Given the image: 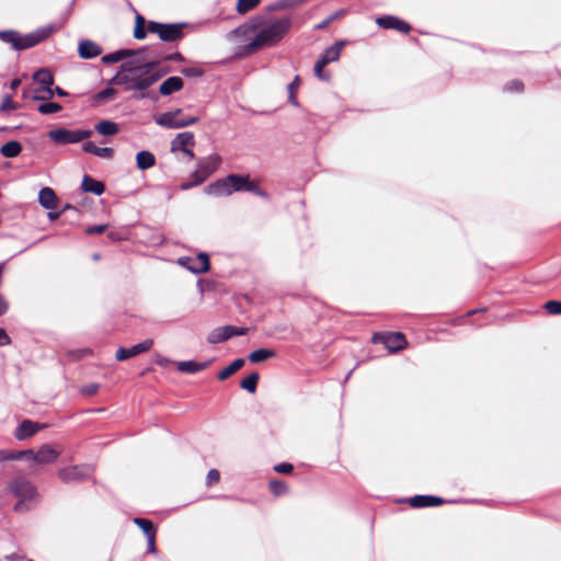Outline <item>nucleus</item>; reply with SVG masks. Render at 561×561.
<instances>
[{"label":"nucleus","mask_w":561,"mask_h":561,"mask_svg":"<svg viewBox=\"0 0 561 561\" xmlns=\"http://www.w3.org/2000/svg\"><path fill=\"white\" fill-rule=\"evenodd\" d=\"M294 25L291 15L267 19L254 15L245 23L228 33L227 38L247 42L240 47V54L250 56L263 48L274 47L290 32Z\"/></svg>","instance_id":"f257e3e1"},{"label":"nucleus","mask_w":561,"mask_h":561,"mask_svg":"<svg viewBox=\"0 0 561 561\" xmlns=\"http://www.w3.org/2000/svg\"><path fill=\"white\" fill-rule=\"evenodd\" d=\"M159 61L137 62L124 61L116 75L111 79L115 85H124L126 91H139V98H149L147 90L170 71L169 67L158 69Z\"/></svg>","instance_id":"f03ea898"},{"label":"nucleus","mask_w":561,"mask_h":561,"mask_svg":"<svg viewBox=\"0 0 561 561\" xmlns=\"http://www.w3.org/2000/svg\"><path fill=\"white\" fill-rule=\"evenodd\" d=\"M53 32V26H42L32 33L22 35L18 31H0V41L9 44L14 50L32 48L45 41Z\"/></svg>","instance_id":"7ed1b4c3"},{"label":"nucleus","mask_w":561,"mask_h":561,"mask_svg":"<svg viewBox=\"0 0 561 561\" xmlns=\"http://www.w3.org/2000/svg\"><path fill=\"white\" fill-rule=\"evenodd\" d=\"M8 490L12 495L19 499V502L14 505L15 512L28 510L26 503L38 496L36 486L23 476L12 479L8 484Z\"/></svg>","instance_id":"20e7f679"},{"label":"nucleus","mask_w":561,"mask_h":561,"mask_svg":"<svg viewBox=\"0 0 561 561\" xmlns=\"http://www.w3.org/2000/svg\"><path fill=\"white\" fill-rule=\"evenodd\" d=\"M221 164V158L217 153H213L206 158L198 160L196 169L191 174V182L182 183L181 190L186 191L206 181Z\"/></svg>","instance_id":"39448f33"},{"label":"nucleus","mask_w":561,"mask_h":561,"mask_svg":"<svg viewBox=\"0 0 561 561\" xmlns=\"http://www.w3.org/2000/svg\"><path fill=\"white\" fill-rule=\"evenodd\" d=\"M185 23L164 24L154 21L148 22V32L157 34L162 42L172 43L184 36Z\"/></svg>","instance_id":"423d86ee"},{"label":"nucleus","mask_w":561,"mask_h":561,"mask_svg":"<svg viewBox=\"0 0 561 561\" xmlns=\"http://www.w3.org/2000/svg\"><path fill=\"white\" fill-rule=\"evenodd\" d=\"M197 121V116H185L183 115V111L180 108L162 113L161 115L154 118V122L159 126L172 129L183 128L193 125Z\"/></svg>","instance_id":"0eeeda50"},{"label":"nucleus","mask_w":561,"mask_h":561,"mask_svg":"<svg viewBox=\"0 0 561 561\" xmlns=\"http://www.w3.org/2000/svg\"><path fill=\"white\" fill-rule=\"evenodd\" d=\"M93 131L90 129H67L56 128L48 131V137L51 141L58 145L78 144L92 136Z\"/></svg>","instance_id":"6e6552de"},{"label":"nucleus","mask_w":561,"mask_h":561,"mask_svg":"<svg viewBox=\"0 0 561 561\" xmlns=\"http://www.w3.org/2000/svg\"><path fill=\"white\" fill-rule=\"evenodd\" d=\"M34 81L39 84V88L35 90L33 95L34 100L46 101L53 98L54 91L51 85L54 84V78L47 69H39L33 75Z\"/></svg>","instance_id":"1a4fd4ad"},{"label":"nucleus","mask_w":561,"mask_h":561,"mask_svg":"<svg viewBox=\"0 0 561 561\" xmlns=\"http://www.w3.org/2000/svg\"><path fill=\"white\" fill-rule=\"evenodd\" d=\"M93 467L89 465L70 466L58 471L59 479L65 483L79 482L91 477Z\"/></svg>","instance_id":"9d476101"},{"label":"nucleus","mask_w":561,"mask_h":561,"mask_svg":"<svg viewBox=\"0 0 561 561\" xmlns=\"http://www.w3.org/2000/svg\"><path fill=\"white\" fill-rule=\"evenodd\" d=\"M179 264L194 274L206 273L209 270V256L201 252L196 257L183 256L179 259Z\"/></svg>","instance_id":"9b49d317"},{"label":"nucleus","mask_w":561,"mask_h":561,"mask_svg":"<svg viewBox=\"0 0 561 561\" xmlns=\"http://www.w3.org/2000/svg\"><path fill=\"white\" fill-rule=\"evenodd\" d=\"M374 341H380L391 353L403 350L407 345L405 336L401 332L376 334Z\"/></svg>","instance_id":"f8f14e48"},{"label":"nucleus","mask_w":561,"mask_h":561,"mask_svg":"<svg viewBox=\"0 0 561 561\" xmlns=\"http://www.w3.org/2000/svg\"><path fill=\"white\" fill-rule=\"evenodd\" d=\"M153 345V341L151 339H147L131 347H119L115 353V358L119 362L126 360L130 357L137 356L141 353L149 351Z\"/></svg>","instance_id":"ddd939ff"},{"label":"nucleus","mask_w":561,"mask_h":561,"mask_svg":"<svg viewBox=\"0 0 561 561\" xmlns=\"http://www.w3.org/2000/svg\"><path fill=\"white\" fill-rule=\"evenodd\" d=\"M376 23L379 27L385 30H396L401 33H409L411 26L403 20L393 15H383L376 19Z\"/></svg>","instance_id":"4468645a"},{"label":"nucleus","mask_w":561,"mask_h":561,"mask_svg":"<svg viewBox=\"0 0 561 561\" xmlns=\"http://www.w3.org/2000/svg\"><path fill=\"white\" fill-rule=\"evenodd\" d=\"M205 194L215 197L229 196L231 195L230 183L228 181V175L226 178L219 179L204 188Z\"/></svg>","instance_id":"2eb2a0df"},{"label":"nucleus","mask_w":561,"mask_h":561,"mask_svg":"<svg viewBox=\"0 0 561 561\" xmlns=\"http://www.w3.org/2000/svg\"><path fill=\"white\" fill-rule=\"evenodd\" d=\"M409 503L412 507H433L445 503V500L434 495H415L409 499Z\"/></svg>","instance_id":"dca6fc26"},{"label":"nucleus","mask_w":561,"mask_h":561,"mask_svg":"<svg viewBox=\"0 0 561 561\" xmlns=\"http://www.w3.org/2000/svg\"><path fill=\"white\" fill-rule=\"evenodd\" d=\"M41 426L38 423L33 422L31 420H24L14 431V437L18 440H24L33 435H35Z\"/></svg>","instance_id":"f3484780"},{"label":"nucleus","mask_w":561,"mask_h":561,"mask_svg":"<svg viewBox=\"0 0 561 561\" xmlns=\"http://www.w3.org/2000/svg\"><path fill=\"white\" fill-rule=\"evenodd\" d=\"M78 53L83 59H92L102 54V48L96 43L84 39L80 42Z\"/></svg>","instance_id":"a211bd4d"},{"label":"nucleus","mask_w":561,"mask_h":561,"mask_svg":"<svg viewBox=\"0 0 561 561\" xmlns=\"http://www.w3.org/2000/svg\"><path fill=\"white\" fill-rule=\"evenodd\" d=\"M195 145L194 134L191 131H183L175 136L171 142V151H183L187 147Z\"/></svg>","instance_id":"6ab92c4d"},{"label":"nucleus","mask_w":561,"mask_h":561,"mask_svg":"<svg viewBox=\"0 0 561 561\" xmlns=\"http://www.w3.org/2000/svg\"><path fill=\"white\" fill-rule=\"evenodd\" d=\"M211 360L206 362H195V360H182L176 364V368L179 371L184 374H196L202 370H205Z\"/></svg>","instance_id":"aec40b11"},{"label":"nucleus","mask_w":561,"mask_h":561,"mask_svg":"<svg viewBox=\"0 0 561 561\" xmlns=\"http://www.w3.org/2000/svg\"><path fill=\"white\" fill-rule=\"evenodd\" d=\"M39 205L48 210H53L57 207V196L53 188L43 187L38 193Z\"/></svg>","instance_id":"412c9836"},{"label":"nucleus","mask_w":561,"mask_h":561,"mask_svg":"<svg viewBox=\"0 0 561 561\" xmlns=\"http://www.w3.org/2000/svg\"><path fill=\"white\" fill-rule=\"evenodd\" d=\"M183 79L180 77H169L159 87L161 95H171L174 92L180 91L183 88Z\"/></svg>","instance_id":"4be33fe9"},{"label":"nucleus","mask_w":561,"mask_h":561,"mask_svg":"<svg viewBox=\"0 0 561 561\" xmlns=\"http://www.w3.org/2000/svg\"><path fill=\"white\" fill-rule=\"evenodd\" d=\"M59 455L60 453L50 445H42L37 450V463H53L58 459Z\"/></svg>","instance_id":"5701e85b"},{"label":"nucleus","mask_w":561,"mask_h":561,"mask_svg":"<svg viewBox=\"0 0 561 561\" xmlns=\"http://www.w3.org/2000/svg\"><path fill=\"white\" fill-rule=\"evenodd\" d=\"M81 188L84 192L93 193L96 196L102 195L105 191V186L101 181L94 180L88 174L82 179Z\"/></svg>","instance_id":"b1692460"},{"label":"nucleus","mask_w":561,"mask_h":561,"mask_svg":"<svg viewBox=\"0 0 561 561\" xmlns=\"http://www.w3.org/2000/svg\"><path fill=\"white\" fill-rule=\"evenodd\" d=\"M228 181L230 183L231 194L233 192H247L251 182L249 175L241 174H229Z\"/></svg>","instance_id":"393cba45"},{"label":"nucleus","mask_w":561,"mask_h":561,"mask_svg":"<svg viewBox=\"0 0 561 561\" xmlns=\"http://www.w3.org/2000/svg\"><path fill=\"white\" fill-rule=\"evenodd\" d=\"M82 150L88 153H92L100 158L110 159L114 154V150L110 147H98L92 141H87L82 146Z\"/></svg>","instance_id":"a878e982"},{"label":"nucleus","mask_w":561,"mask_h":561,"mask_svg":"<svg viewBox=\"0 0 561 561\" xmlns=\"http://www.w3.org/2000/svg\"><path fill=\"white\" fill-rule=\"evenodd\" d=\"M345 45L344 41H339L332 46L328 47L320 56L325 64H330L332 61H336L340 58L343 46Z\"/></svg>","instance_id":"bb28decb"},{"label":"nucleus","mask_w":561,"mask_h":561,"mask_svg":"<svg viewBox=\"0 0 561 561\" xmlns=\"http://www.w3.org/2000/svg\"><path fill=\"white\" fill-rule=\"evenodd\" d=\"M136 164L139 170H148L156 164V157L150 151L141 150L136 156Z\"/></svg>","instance_id":"cd10ccee"},{"label":"nucleus","mask_w":561,"mask_h":561,"mask_svg":"<svg viewBox=\"0 0 561 561\" xmlns=\"http://www.w3.org/2000/svg\"><path fill=\"white\" fill-rule=\"evenodd\" d=\"M137 53L131 49H119L114 53L106 54L102 57V61L104 64H114L118 62L121 60H124L125 58L133 57Z\"/></svg>","instance_id":"c85d7f7f"},{"label":"nucleus","mask_w":561,"mask_h":561,"mask_svg":"<svg viewBox=\"0 0 561 561\" xmlns=\"http://www.w3.org/2000/svg\"><path fill=\"white\" fill-rule=\"evenodd\" d=\"M276 356V352L271 348H259L249 354V360L253 364L265 362Z\"/></svg>","instance_id":"c756f323"},{"label":"nucleus","mask_w":561,"mask_h":561,"mask_svg":"<svg viewBox=\"0 0 561 561\" xmlns=\"http://www.w3.org/2000/svg\"><path fill=\"white\" fill-rule=\"evenodd\" d=\"M94 128L103 136H114L119 131L118 125L112 121H101L94 126Z\"/></svg>","instance_id":"7c9ffc66"},{"label":"nucleus","mask_w":561,"mask_h":561,"mask_svg":"<svg viewBox=\"0 0 561 561\" xmlns=\"http://www.w3.org/2000/svg\"><path fill=\"white\" fill-rule=\"evenodd\" d=\"M22 151V145L16 140H10L0 148V153L5 158H15Z\"/></svg>","instance_id":"2f4dec72"},{"label":"nucleus","mask_w":561,"mask_h":561,"mask_svg":"<svg viewBox=\"0 0 561 561\" xmlns=\"http://www.w3.org/2000/svg\"><path fill=\"white\" fill-rule=\"evenodd\" d=\"M244 365V359L243 358H237L234 359L230 365H228L227 367H225L222 370H220L218 373V376L217 378L219 380H226L227 378H229L231 375H233L234 373H237L239 369H241Z\"/></svg>","instance_id":"473e14b6"},{"label":"nucleus","mask_w":561,"mask_h":561,"mask_svg":"<svg viewBox=\"0 0 561 561\" xmlns=\"http://www.w3.org/2000/svg\"><path fill=\"white\" fill-rule=\"evenodd\" d=\"M259 378L260 376L257 373H252L247 378L241 380L240 387L250 393H254L256 391Z\"/></svg>","instance_id":"72a5a7b5"},{"label":"nucleus","mask_w":561,"mask_h":561,"mask_svg":"<svg viewBox=\"0 0 561 561\" xmlns=\"http://www.w3.org/2000/svg\"><path fill=\"white\" fill-rule=\"evenodd\" d=\"M261 0H238L236 10L239 14H245L260 4Z\"/></svg>","instance_id":"f704fd0d"},{"label":"nucleus","mask_w":561,"mask_h":561,"mask_svg":"<svg viewBox=\"0 0 561 561\" xmlns=\"http://www.w3.org/2000/svg\"><path fill=\"white\" fill-rule=\"evenodd\" d=\"M134 522L144 531L146 537L156 535L154 526L151 520L147 518H135Z\"/></svg>","instance_id":"c9c22d12"},{"label":"nucleus","mask_w":561,"mask_h":561,"mask_svg":"<svg viewBox=\"0 0 561 561\" xmlns=\"http://www.w3.org/2000/svg\"><path fill=\"white\" fill-rule=\"evenodd\" d=\"M327 66L325 61L322 60L320 57L314 64V76L322 80V81H329L330 80V73L324 71V67Z\"/></svg>","instance_id":"e433bc0d"},{"label":"nucleus","mask_w":561,"mask_h":561,"mask_svg":"<svg viewBox=\"0 0 561 561\" xmlns=\"http://www.w3.org/2000/svg\"><path fill=\"white\" fill-rule=\"evenodd\" d=\"M61 105L58 104V103H55V102H46V103H42L38 107H37V111L41 113V114H44V115H48V114H54V113H57L59 111H61Z\"/></svg>","instance_id":"4c0bfd02"},{"label":"nucleus","mask_w":561,"mask_h":561,"mask_svg":"<svg viewBox=\"0 0 561 561\" xmlns=\"http://www.w3.org/2000/svg\"><path fill=\"white\" fill-rule=\"evenodd\" d=\"M270 490L275 496L285 494L288 490L287 484L280 480H272L270 482Z\"/></svg>","instance_id":"58836bf2"},{"label":"nucleus","mask_w":561,"mask_h":561,"mask_svg":"<svg viewBox=\"0 0 561 561\" xmlns=\"http://www.w3.org/2000/svg\"><path fill=\"white\" fill-rule=\"evenodd\" d=\"M145 19L141 15L136 16V26L134 30V37L137 39H144L147 36V32L144 27Z\"/></svg>","instance_id":"ea45409f"},{"label":"nucleus","mask_w":561,"mask_h":561,"mask_svg":"<svg viewBox=\"0 0 561 561\" xmlns=\"http://www.w3.org/2000/svg\"><path fill=\"white\" fill-rule=\"evenodd\" d=\"M16 460H26L37 462V451L33 449L15 450Z\"/></svg>","instance_id":"a19ab883"},{"label":"nucleus","mask_w":561,"mask_h":561,"mask_svg":"<svg viewBox=\"0 0 561 561\" xmlns=\"http://www.w3.org/2000/svg\"><path fill=\"white\" fill-rule=\"evenodd\" d=\"M207 341L210 344H218L226 341L225 334L222 333V328L214 329L207 336Z\"/></svg>","instance_id":"79ce46f5"},{"label":"nucleus","mask_w":561,"mask_h":561,"mask_svg":"<svg viewBox=\"0 0 561 561\" xmlns=\"http://www.w3.org/2000/svg\"><path fill=\"white\" fill-rule=\"evenodd\" d=\"M344 14V10H339L334 13H332L330 16H328L325 20H323L322 22H320L319 24H317L314 26V30H324L327 28L332 22H334L335 20H337L339 18H341L342 15Z\"/></svg>","instance_id":"37998d69"},{"label":"nucleus","mask_w":561,"mask_h":561,"mask_svg":"<svg viewBox=\"0 0 561 561\" xmlns=\"http://www.w3.org/2000/svg\"><path fill=\"white\" fill-rule=\"evenodd\" d=\"M222 328V333L225 334L226 341L232 336H239L244 334V329H240L233 325H225Z\"/></svg>","instance_id":"c03bdc74"},{"label":"nucleus","mask_w":561,"mask_h":561,"mask_svg":"<svg viewBox=\"0 0 561 561\" xmlns=\"http://www.w3.org/2000/svg\"><path fill=\"white\" fill-rule=\"evenodd\" d=\"M298 84H299V77H298V76H296V78L294 79V81H293V82H290V83L288 84V87H287V89H288V100H289V102H290L293 105H295V106H297V105H298L297 99H296V96H295V90L297 89Z\"/></svg>","instance_id":"a18cd8bd"},{"label":"nucleus","mask_w":561,"mask_h":561,"mask_svg":"<svg viewBox=\"0 0 561 561\" xmlns=\"http://www.w3.org/2000/svg\"><path fill=\"white\" fill-rule=\"evenodd\" d=\"M545 309L550 314H561V301L549 300L545 304Z\"/></svg>","instance_id":"49530a36"},{"label":"nucleus","mask_w":561,"mask_h":561,"mask_svg":"<svg viewBox=\"0 0 561 561\" xmlns=\"http://www.w3.org/2000/svg\"><path fill=\"white\" fill-rule=\"evenodd\" d=\"M523 88H524V84L520 80H512L510 81L508 83H506L504 85V91H507V92H520L523 91Z\"/></svg>","instance_id":"de8ad7c7"},{"label":"nucleus","mask_w":561,"mask_h":561,"mask_svg":"<svg viewBox=\"0 0 561 561\" xmlns=\"http://www.w3.org/2000/svg\"><path fill=\"white\" fill-rule=\"evenodd\" d=\"M116 94V90L113 88H106L96 93L95 99L98 101H106L112 99Z\"/></svg>","instance_id":"09e8293b"},{"label":"nucleus","mask_w":561,"mask_h":561,"mask_svg":"<svg viewBox=\"0 0 561 561\" xmlns=\"http://www.w3.org/2000/svg\"><path fill=\"white\" fill-rule=\"evenodd\" d=\"M247 192L253 193L262 198H268L266 191L262 190L255 182H250Z\"/></svg>","instance_id":"8fccbe9b"},{"label":"nucleus","mask_w":561,"mask_h":561,"mask_svg":"<svg viewBox=\"0 0 561 561\" xmlns=\"http://www.w3.org/2000/svg\"><path fill=\"white\" fill-rule=\"evenodd\" d=\"M280 1H282L284 10H288V9L298 8L302 4H305L306 2H308L309 0H280Z\"/></svg>","instance_id":"3c124183"},{"label":"nucleus","mask_w":561,"mask_h":561,"mask_svg":"<svg viewBox=\"0 0 561 561\" xmlns=\"http://www.w3.org/2000/svg\"><path fill=\"white\" fill-rule=\"evenodd\" d=\"M16 460L15 450L1 449L0 450V463L4 461Z\"/></svg>","instance_id":"603ef678"},{"label":"nucleus","mask_w":561,"mask_h":561,"mask_svg":"<svg viewBox=\"0 0 561 561\" xmlns=\"http://www.w3.org/2000/svg\"><path fill=\"white\" fill-rule=\"evenodd\" d=\"M15 108L16 104L13 102L12 98L10 95H5L1 104V111L8 112Z\"/></svg>","instance_id":"864d4df0"},{"label":"nucleus","mask_w":561,"mask_h":561,"mask_svg":"<svg viewBox=\"0 0 561 561\" xmlns=\"http://www.w3.org/2000/svg\"><path fill=\"white\" fill-rule=\"evenodd\" d=\"M182 73L186 77H201L204 73V71L201 68L188 67L182 69Z\"/></svg>","instance_id":"5fc2aeb1"},{"label":"nucleus","mask_w":561,"mask_h":561,"mask_svg":"<svg viewBox=\"0 0 561 561\" xmlns=\"http://www.w3.org/2000/svg\"><path fill=\"white\" fill-rule=\"evenodd\" d=\"M274 470L278 473H290L294 470V467L291 463L288 462H282L274 467Z\"/></svg>","instance_id":"6e6d98bb"},{"label":"nucleus","mask_w":561,"mask_h":561,"mask_svg":"<svg viewBox=\"0 0 561 561\" xmlns=\"http://www.w3.org/2000/svg\"><path fill=\"white\" fill-rule=\"evenodd\" d=\"M107 226L106 225H94V226H90L85 229V232L88 234H100V233H103L105 230H106Z\"/></svg>","instance_id":"4d7b16f0"},{"label":"nucleus","mask_w":561,"mask_h":561,"mask_svg":"<svg viewBox=\"0 0 561 561\" xmlns=\"http://www.w3.org/2000/svg\"><path fill=\"white\" fill-rule=\"evenodd\" d=\"M99 385L98 383H89L82 387L81 392L87 396H93L98 392Z\"/></svg>","instance_id":"13d9d810"},{"label":"nucleus","mask_w":561,"mask_h":561,"mask_svg":"<svg viewBox=\"0 0 561 561\" xmlns=\"http://www.w3.org/2000/svg\"><path fill=\"white\" fill-rule=\"evenodd\" d=\"M220 479V473L217 469H210L207 473V484H213L218 482Z\"/></svg>","instance_id":"bf43d9fd"},{"label":"nucleus","mask_w":561,"mask_h":561,"mask_svg":"<svg viewBox=\"0 0 561 561\" xmlns=\"http://www.w3.org/2000/svg\"><path fill=\"white\" fill-rule=\"evenodd\" d=\"M11 343V339L4 329L0 328V346H5Z\"/></svg>","instance_id":"052dcab7"},{"label":"nucleus","mask_w":561,"mask_h":561,"mask_svg":"<svg viewBox=\"0 0 561 561\" xmlns=\"http://www.w3.org/2000/svg\"><path fill=\"white\" fill-rule=\"evenodd\" d=\"M9 310V304L3 295L0 294V317L5 314Z\"/></svg>","instance_id":"680f3d73"},{"label":"nucleus","mask_w":561,"mask_h":561,"mask_svg":"<svg viewBox=\"0 0 561 561\" xmlns=\"http://www.w3.org/2000/svg\"><path fill=\"white\" fill-rule=\"evenodd\" d=\"M163 59L170 60V61H183L184 57L180 53H173V54L167 55L165 57H163Z\"/></svg>","instance_id":"e2e57ef3"},{"label":"nucleus","mask_w":561,"mask_h":561,"mask_svg":"<svg viewBox=\"0 0 561 561\" xmlns=\"http://www.w3.org/2000/svg\"><path fill=\"white\" fill-rule=\"evenodd\" d=\"M282 10H284V8H283L280 0H275L273 3H271L267 7V11H282Z\"/></svg>","instance_id":"0e129e2a"},{"label":"nucleus","mask_w":561,"mask_h":561,"mask_svg":"<svg viewBox=\"0 0 561 561\" xmlns=\"http://www.w3.org/2000/svg\"><path fill=\"white\" fill-rule=\"evenodd\" d=\"M154 540H156V535H150L147 537V541H148V552H154L156 551V543H154Z\"/></svg>","instance_id":"69168bd1"},{"label":"nucleus","mask_w":561,"mask_h":561,"mask_svg":"<svg viewBox=\"0 0 561 561\" xmlns=\"http://www.w3.org/2000/svg\"><path fill=\"white\" fill-rule=\"evenodd\" d=\"M54 93H56L58 96H66L67 95V92L65 90H62L61 88L57 87L55 89H53Z\"/></svg>","instance_id":"338daca9"},{"label":"nucleus","mask_w":561,"mask_h":561,"mask_svg":"<svg viewBox=\"0 0 561 561\" xmlns=\"http://www.w3.org/2000/svg\"><path fill=\"white\" fill-rule=\"evenodd\" d=\"M192 147H187L185 150H183L182 152H184L190 159H194L195 154L193 152V150L191 149Z\"/></svg>","instance_id":"774afa93"}]
</instances>
